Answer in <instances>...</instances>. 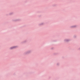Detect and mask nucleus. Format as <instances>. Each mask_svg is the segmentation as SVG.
Segmentation results:
<instances>
[{
    "instance_id": "obj_1",
    "label": "nucleus",
    "mask_w": 80,
    "mask_h": 80,
    "mask_svg": "<svg viewBox=\"0 0 80 80\" xmlns=\"http://www.w3.org/2000/svg\"><path fill=\"white\" fill-rule=\"evenodd\" d=\"M15 48V47H13L11 48V49H13V48Z\"/></svg>"
}]
</instances>
